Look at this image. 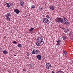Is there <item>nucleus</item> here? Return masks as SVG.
Segmentation results:
<instances>
[{"instance_id":"obj_38","label":"nucleus","mask_w":73,"mask_h":73,"mask_svg":"<svg viewBox=\"0 0 73 73\" xmlns=\"http://www.w3.org/2000/svg\"><path fill=\"white\" fill-rule=\"evenodd\" d=\"M28 54H27V56H28Z\"/></svg>"},{"instance_id":"obj_30","label":"nucleus","mask_w":73,"mask_h":73,"mask_svg":"<svg viewBox=\"0 0 73 73\" xmlns=\"http://www.w3.org/2000/svg\"><path fill=\"white\" fill-rule=\"evenodd\" d=\"M20 4H21L22 7H23V5H22V3H21V2L20 3Z\"/></svg>"},{"instance_id":"obj_26","label":"nucleus","mask_w":73,"mask_h":73,"mask_svg":"<svg viewBox=\"0 0 73 73\" xmlns=\"http://www.w3.org/2000/svg\"><path fill=\"white\" fill-rule=\"evenodd\" d=\"M9 4L11 6V7L13 6V5L12 4V3H9Z\"/></svg>"},{"instance_id":"obj_16","label":"nucleus","mask_w":73,"mask_h":73,"mask_svg":"<svg viewBox=\"0 0 73 73\" xmlns=\"http://www.w3.org/2000/svg\"><path fill=\"white\" fill-rule=\"evenodd\" d=\"M36 45L38 46H40V43H39L38 42H36Z\"/></svg>"},{"instance_id":"obj_29","label":"nucleus","mask_w":73,"mask_h":73,"mask_svg":"<svg viewBox=\"0 0 73 73\" xmlns=\"http://www.w3.org/2000/svg\"><path fill=\"white\" fill-rule=\"evenodd\" d=\"M68 35H69V36H71V33H70L68 34Z\"/></svg>"},{"instance_id":"obj_22","label":"nucleus","mask_w":73,"mask_h":73,"mask_svg":"<svg viewBox=\"0 0 73 73\" xmlns=\"http://www.w3.org/2000/svg\"><path fill=\"white\" fill-rule=\"evenodd\" d=\"M63 53L64 54H67V52L65 51H63Z\"/></svg>"},{"instance_id":"obj_23","label":"nucleus","mask_w":73,"mask_h":73,"mask_svg":"<svg viewBox=\"0 0 73 73\" xmlns=\"http://www.w3.org/2000/svg\"><path fill=\"white\" fill-rule=\"evenodd\" d=\"M31 7L32 8L34 9V8H35V6L34 5H32L31 6Z\"/></svg>"},{"instance_id":"obj_12","label":"nucleus","mask_w":73,"mask_h":73,"mask_svg":"<svg viewBox=\"0 0 73 73\" xmlns=\"http://www.w3.org/2000/svg\"><path fill=\"white\" fill-rule=\"evenodd\" d=\"M67 20V21H66ZM66 20V24L67 25H68L69 24H70L69 22H67L68 20Z\"/></svg>"},{"instance_id":"obj_9","label":"nucleus","mask_w":73,"mask_h":73,"mask_svg":"<svg viewBox=\"0 0 73 73\" xmlns=\"http://www.w3.org/2000/svg\"><path fill=\"white\" fill-rule=\"evenodd\" d=\"M56 73H65V72H64L61 70H60V71H57Z\"/></svg>"},{"instance_id":"obj_4","label":"nucleus","mask_w":73,"mask_h":73,"mask_svg":"<svg viewBox=\"0 0 73 73\" xmlns=\"http://www.w3.org/2000/svg\"><path fill=\"white\" fill-rule=\"evenodd\" d=\"M46 68L47 69H50L51 68V65L50 63H46Z\"/></svg>"},{"instance_id":"obj_39","label":"nucleus","mask_w":73,"mask_h":73,"mask_svg":"<svg viewBox=\"0 0 73 73\" xmlns=\"http://www.w3.org/2000/svg\"><path fill=\"white\" fill-rule=\"evenodd\" d=\"M14 56H16V55H14Z\"/></svg>"},{"instance_id":"obj_2","label":"nucleus","mask_w":73,"mask_h":73,"mask_svg":"<svg viewBox=\"0 0 73 73\" xmlns=\"http://www.w3.org/2000/svg\"><path fill=\"white\" fill-rule=\"evenodd\" d=\"M37 41L40 43H41L43 42V39L41 37H38L37 38Z\"/></svg>"},{"instance_id":"obj_13","label":"nucleus","mask_w":73,"mask_h":73,"mask_svg":"<svg viewBox=\"0 0 73 73\" xmlns=\"http://www.w3.org/2000/svg\"><path fill=\"white\" fill-rule=\"evenodd\" d=\"M39 50H35V54H37L38 53H39Z\"/></svg>"},{"instance_id":"obj_36","label":"nucleus","mask_w":73,"mask_h":73,"mask_svg":"<svg viewBox=\"0 0 73 73\" xmlns=\"http://www.w3.org/2000/svg\"><path fill=\"white\" fill-rule=\"evenodd\" d=\"M27 56H29V54H28V55H27Z\"/></svg>"},{"instance_id":"obj_18","label":"nucleus","mask_w":73,"mask_h":73,"mask_svg":"<svg viewBox=\"0 0 73 73\" xmlns=\"http://www.w3.org/2000/svg\"><path fill=\"white\" fill-rule=\"evenodd\" d=\"M62 36V38L64 40H66V37L64 36Z\"/></svg>"},{"instance_id":"obj_1","label":"nucleus","mask_w":73,"mask_h":73,"mask_svg":"<svg viewBox=\"0 0 73 73\" xmlns=\"http://www.w3.org/2000/svg\"><path fill=\"white\" fill-rule=\"evenodd\" d=\"M56 19L57 20L59 21V22L61 23H66V20H65V17H63L62 19L61 18L57 17Z\"/></svg>"},{"instance_id":"obj_15","label":"nucleus","mask_w":73,"mask_h":73,"mask_svg":"<svg viewBox=\"0 0 73 73\" xmlns=\"http://www.w3.org/2000/svg\"><path fill=\"white\" fill-rule=\"evenodd\" d=\"M6 4L8 7V8H10V5L9 4V3H6Z\"/></svg>"},{"instance_id":"obj_14","label":"nucleus","mask_w":73,"mask_h":73,"mask_svg":"<svg viewBox=\"0 0 73 73\" xmlns=\"http://www.w3.org/2000/svg\"><path fill=\"white\" fill-rule=\"evenodd\" d=\"M3 53L4 54H6L7 53V51L6 50H5L3 52Z\"/></svg>"},{"instance_id":"obj_6","label":"nucleus","mask_w":73,"mask_h":73,"mask_svg":"<svg viewBox=\"0 0 73 73\" xmlns=\"http://www.w3.org/2000/svg\"><path fill=\"white\" fill-rule=\"evenodd\" d=\"M49 8L51 10L53 11V10H54V7L53 6V5H51L49 7Z\"/></svg>"},{"instance_id":"obj_3","label":"nucleus","mask_w":73,"mask_h":73,"mask_svg":"<svg viewBox=\"0 0 73 73\" xmlns=\"http://www.w3.org/2000/svg\"><path fill=\"white\" fill-rule=\"evenodd\" d=\"M43 21L44 23H47L49 22L50 23V21L48 20L47 18H44L43 19Z\"/></svg>"},{"instance_id":"obj_28","label":"nucleus","mask_w":73,"mask_h":73,"mask_svg":"<svg viewBox=\"0 0 73 73\" xmlns=\"http://www.w3.org/2000/svg\"><path fill=\"white\" fill-rule=\"evenodd\" d=\"M21 3L22 5H23V4H24V2L23 1H21Z\"/></svg>"},{"instance_id":"obj_19","label":"nucleus","mask_w":73,"mask_h":73,"mask_svg":"<svg viewBox=\"0 0 73 73\" xmlns=\"http://www.w3.org/2000/svg\"><path fill=\"white\" fill-rule=\"evenodd\" d=\"M12 43L14 44H17V42L16 41H14L12 42Z\"/></svg>"},{"instance_id":"obj_37","label":"nucleus","mask_w":73,"mask_h":73,"mask_svg":"<svg viewBox=\"0 0 73 73\" xmlns=\"http://www.w3.org/2000/svg\"><path fill=\"white\" fill-rule=\"evenodd\" d=\"M27 17V16L26 15H25V17Z\"/></svg>"},{"instance_id":"obj_10","label":"nucleus","mask_w":73,"mask_h":73,"mask_svg":"<svg viewBox=\"0 0 73 73\" xmlns=\"http://www.w3.org/2000/svg\"><path fill=\"white\" fill-rule=\"evenodd\" d=\"M69 32V29H66L64 30L65 33H67Z\"/></svg>"},{"instance_id":"obj_20","label":"nucleus","mask_w":73,"mask_h":73,"mask_svg":"<svg viewBox=\"0 0 73 73\" xmlns=\"http://www.w3.org/2000/svg\"><path fill=\"white\" fill-rule=\"evenodd\" d=\"M36 53L35 50H33L32 52V54H35Z\"/></svg>"},{"instance_id":"obj_8","label":"nucleus","mask_w":73,"mask_h":73,"mask_svg":"<svg viewBox=\"0 0 73 73\" xmlns=\"http://www.w3.org/2000/svg\"><path fill=\"white\" fill-rule=\"evenodd\" d=\"M6 17H11V13H7V14L6 15H5Z\"/></svg>"},{"instance_id":"obj_11","label":"nucleus","mask_w":73,"mask_h":73,"mask_svg":"<svg viewBox=\"0 0 73 73\" xmlns=\"http://www.w3.org/2000/svg\"><path fill=\"white\" fill-rule=\"evenodd\" d=\"M39 9L40 11H42L43 8L42 7H40L39 8Z\"/></svg>"},{"instance_id":"obj_7","label":"nucleus","mask_w":73,"mask_h":73,"mask_svg":"<svg viewBox=\"0 0 73 73\" xmlns=\"http://www.w3.org/2000/svg\"><path fill=\"white\" fill-rule=\"evenodd\" d=\"M37 57L38 60H41V55H38L37 56Z\"/></svg>"},{"instance_id":"obj_31","label":"nucleus","mask_w":73,"mask_h":73,"mask_svg":"<svg viewBox=\"0 0 73 73\" xmlns=\"http://www.w3.org/2000/svg\"><path fill=\"white\" fill-rule=\"evenodd\" d=\"M46 17H47L48 19H49V16L48 15H47L46 16Z\"/></svg>"},{"instance_id":"obj_17","label":"nucleus","mask_w":73,"mask_h":73,"mask_svg":"<svg viewBox=\"0 0 73 73\" xmlns=\"http://www.w3.org/2000/svg\"><path fill=\"white\" fill-rule=\"evenodd\" d=\"M17 46L18 48H20L21 47V44H19Z\"/></svg>"},{"instance_id":"obj_21","label":"nucleus","mask_w":73,"mask_h":73,"mask_svg":"<svg viewBox=\"0 0 73 73\" xmlns=\"http://www.w3.org/2000/svg\"><path fill=\"white\" fill-rule=\"evenodd\" d=\"M34 29V28H32L29 29V31H33Z\"/></svg>"},{"instance_id":"obj_34","label":"nucleus","mask_w":73,"mask_h":73,"mask_svg":"<svg viewBox=\"0 0 73 73\" xmlns=\"http://www.w3.org/2000/svg\"><path fill=\"white\" fill-rule=\"evenodd\" d=\"M52 20L53 19H50V21H52Z\"/></svg>"},{"instance_id":"obj_33","label":"nucleus","mask_w":73,"mask_h":73,"mask_svg":"<svg viewBox=\"0 0 73 73\" xmlns=\"http://www.w3.org/2000/svg\"><path fill=\"white\" fill-rule=\"evenodd\" d=\"M52 73H55V72H54V71H52L51 72Z\"/></svg>"},{"instance_id":"obj_32","label":"nucleus","mask_w":73,"mask_h":73,"mask_svg":"<svg viewBox=\"0 0 73 73\" xmlns=\"http://www.w3.org/2000/svg\"><path fill=\"white\" fill-rule=\"evenodd\" d=\"M8 72H9V73H11V71H10V70H8Z\"/></svg>"},{"instance_id":"obj_27","label":"nucleus","mask_w":73,"mask_h":73,"mask_svg":"<svg viewBox=\"0 0 73 73\" xmlns=\"http://www.w3.org/2000/svg\"><path fill=\"white\" fill-rule=\"evenodd\" d=\"M61 45V43H58L56 44V45L58 46L59 45Z\"/></svg>"},{"instance_id":"obj_24","label":"nucleus","mask_w":73,"mask_h":73,"mask_svg":"<svg viewBox=\"0 0 73 73\" xmlns=\"http://www.w3.org/2000/svg\"><path fill=\"white\" fill-rule=\"evenodd\" d=\"M7 17L8 19L7 20L9 21H10V20H11V19H10V18H9V17Z\"/></svg>"},{"instance_id":"obj_25","label":"nucleus","mask_w":73,"mask_h":73,"mask_svg":"<svg viewBox=\"0 0 73 73\" xmlns=\"http://www.w3.org/2000/svg\"><path fill=\"white\" fill-rule=\"evenodd\" d=\"M61 41V40H58L57 42L58 43H60Z\"/></svg>"},{"instance_id":"obj_5","label":"nucleus","mask_w":73,"mask_h":73,"mask_svg":"<svg viewBox=\"0 0 73 73\" xmlns=\"http://www.w3.org/2000/svg\"><path fill=\"white\" fill-rule=\"evenodd\" d=\"M14 11L15 13H16V14L20 13V10H18V9H14Z\"/></svg>"},{"instance_id":"obj_35","label":"nucleus","mask_w":73,"mask_h":73,"mask_svg":"<svg viewBox=\"0 0 73 73\" xmlns=\"http://www.w3.org/2000/svg\"><path fill=\"white\" fill-rule=\"evenodd\" d=\"M62 29H65V28H62Z\"/></svg>"}]
</instances>
